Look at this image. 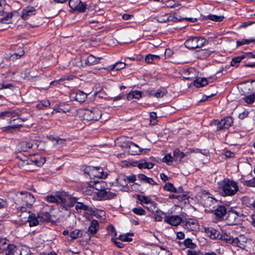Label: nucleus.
<instances>
[{
    "mask_svg": "<svg viewBox=\"0 0 255 255\" xmlns=\"http://www.w3.org/2000/svg\"><path fill=\"white\" fill-rule=\"evenodd\" d=\"M137 177L139 179H140L141 180L144 181L145 182L146 181V180L147 178V177L143 174H139L137 175Z\"/></svg>",
    "mask_w": 255,
    "mask_h": 255,
    "instance_id": "0e129e2a",
    "label": "nucleus"
},
{
    "mask_svg": "<svg viewBox=\"0 0 255 255\" xmlns=\"http://www.w3.org/2000/svg\"><path fill=\"white\" fill-rule=\"evenodd\" d=\"M233 123V118L230 116H227L221 121L215 120L211 122V125L217 126V130H220L228 128Z\"/></svg>",
    "mask_w": 255,
    "mask_h": 255,
    "instance_id": "1a4fd4ad",
    "label": "nucleus"
},
{
    "mask_svg": "<svg viewBox=\"0 0 255 255\" xmlns=\"http://www.w3.org/2000/svg\"><path fill=\"white\" fill-rule=\"evenodd\" d=\"M86 9V5L82 3L81 0L80 1V3L78 4L77 7L75 8L74 10H76L79 11V12H84Z\"/></svg>",
    "mask_w": 255,
    "mask_h": 255,
    "instance_id": "864d4df0",
    "label": "nucleus"
},
{
    "mask_svg": "<svg viewBox=\"0 0 255 255\" xmlns=\"http://www.w3.org/2000/svg\"><path fill=\"white\" fill-rule=\"evenodd\" d=\"M0 15L3 16L2 18H0V21L2 23H8L11 21V19L12 17V14L11 13H1Z\"/></svg>",
    "mask_w": 255,
    "mask_h": 255,
    "instance_id": "2f4dec72",
    "label": "nucleus"
},
{
    "mask_svg": "<svg viewBox=\"0 0 255 255\" xmlns=\"http://www.w3.org/2000/svg\"><path fill=\"white\" fill-rule=\"evenodd\" d=\"M234 245L239 247L241 248H244L245 247V245L242 243L240 240L238 238H236L234 239L232 241V243Z\"/></svg>",
    "mask_w": 255,
    "mask_h": 255,
    "instance_id": "de8ad7c7",
    "label": "nucleus"
},
{
    "mask_svg": "<svg viewBox=\"0 0 255 255\" xmlns=\"http://www.w3.org/2000/svg\"><path fill=\"white\" fill-rule=\"evenodd\" d=\"M243 183L246 186L255 187V177L249 180L244 181Z\"/></svg>",
    "mask_w": 255,
    "mask_h": 255,
    "instance_id": "09e8293b",
    "label": "nucleus"
},
{
    "mask_svg": "<svg viewBox=\"0 0 255 255\" xmlns=\"http://www.w3.org/2000/svg\"><path fill=\"white\" fill-rule=\"evenodd\" d=\"M8 117L11 119L9 123L11 124L13 121H17L15 124L11 125L3 128V130L4 131L10 132L12 129L17 128L22 126L21 124L22 122L25 121L27 119L25 118L21 119L19 118L18 114L14 111H5L0 113V118Z\"/></svg>",
    "mask_w": 255,
    "mask_h": 255,
    "instance_id": "7ed1b4c3",
    "label": "nucleus"
},
{
    "mask_svg": "<svg viewBox=\"0 0 255 255\" xmlns=\"http://www.w3.org/2000/svg\"><path fill=\"white\" fill-rule=\"evenodd\" d=\"M163 188L165 190L173 193L181 192L182 191L181 187L177 189L172 183L169 182L166 183Z\"/></svg>",
    "mask_w": 255,
    "mask_h": 255,
    "instance_id": "4be33fe9",
    "label": "nucleus"
},
{
    "mask_svg": "<svg viewBox=\"0 0 255 255\" xmlns=\"http://www.w3.org/2000/svg\"><path fill=\"white\" fill-rule=\"evenodd\" d=\"M107 231L108 234L111 236L115 237L117 236L116 229L115 227L112 225H109L107 227Z\"/></svg>",
    "mask_w": 255,
    "mask_h": 255,
    "instance_id": "49530a36",
    "label": "nucleus"
},
{
    "mask_svg": "<svg viewBox=\"0 0 255 255\" xmlns=\"http://www.w3.org/2000/svg\"><path fill=\"white\" fill-rule=\"evenodd\" d=\"M22 249L13 245L7 246V249L4 252L5 255H28L27 254H22Z\"/></svg>",
    "mask_w": 255,
    "mask_h": 255,
    "instance_id": "f8f14e48",
    "label": "nucleus"
},
{
    "mask_svg": "<svg viewBox=\"0 0 255 255\" xmlns=\"http://www.w3.org/2000/svg\"><path fill=\"white\" fill-rule=\"evenodd\" d=\"M50 102L48 101H44L40 102L37 106L39 109H42L44 107H47L50 105Z\"/></svg>",
    "mask_w": 255,
    "mask_h": 255,
    "instance_id": "5fc2aeb1",
    "label": "nucleus"
},
{
    "mask_svg": "<svg viewBox=\"0 0 255 255\" xmlns=\"http://www.w3.org/2000/svg\"><path fill=\"white\" fill-rule=\"evenodd\" d=\"M36 9L34 7L27 6L24 8L21 13V17L23 19L26 20L30 17L35 14Z\"/></svg>",
    "mask_w": 255,
    "mask_h": 255,
    "instance_id": "ddd939ff",
    "label": "nucleus"
},
{
    "mask_svg": "<svg viewBox=\"0 0 255 255\" xmlns=\"http://www.w3.org/2000/svg\"><path fill=\"white\" fill-rule=\"evenodd\" d=\"M5 5H6L5 0H0V14L1 13H3V10H2V7Z\"/></svg>",
    "mask_w": 255,
    "mask_h": 255,
    "instance_id": "680f3d73",
    "label": "nucleus"
},
{
    "mask_svg": "<svg viewBox=\"0 0 255 255\" xmlns=\"http://www.w3.org/2000/svg\"><path fill=\"white\" fill-rule=\"evenodd\" d=\"M208 84L207 79L205 78H198L194 82V85L197 88H200Z\"/></svg>",
    "mask_w": 255,
    "mask_h": 255,
    "instance_id": "a878e982",
    "label": "nucleus"
},
{
    "mask_svg": "<svg viewBox=\"0 0 255 255\" xmlns=\"http://www.w3.org/2000/svg\"><path fill=\"white\" fill-rule=\"evenodd\" d=\"M164 222L172 226H177L182 221V218L179 216H171L165 217Z\"/></svg>",
    "mask_w": 255,
    "mask_h": 255,
    "instance_id": "2eb2a0df",
    "label": "nucleus"
},
{
    "mask_svg": "<svg viewBox=\"0 0 255 255\" xmlns=\"http://www.w3.org/2000/svg\"><path fill=\"white\" fill-rule=\"evenodd\" d=\"M60 193L55 195H48L45 197L46 200L49 203H56L59 204Z\"/></svg>",
    "mask_w": 255,
    "mask_h": 255,
    "instance_id": "c756f323",
    "label": "nucleus"
},
{
    "mask_svg": "<svg viewBox=\"0 0 255 255\" xmlns=\"http://www.w3.org/2000/svg\"><path fill=\"white\" fill-rule=\"evenodd\" d=\"M87 98V95L81 91L77 92L73 97L75 100L79 102H85Z\"/></svg>",
    "mask_w": 255,
    "mask_h": 255,
    "instance_id": "5701e85b",
    "label": "nucleus"
},
{
    "mask_svg": "<svg viewBox=\"0 0 255 255\" xmlns=\"http://www.w3.org/2000/svg\"><path fill=\"white\" fill-rule=\"evenodd\" d=\"M214 202V199L210 196H208L204 200V206L206 207H209L213 204Z\"/></svg>",
    "mask_w": 255,
    "mask_h": 255,
    "instance_id": "37998d69",
    "label": "nucleus"
},
{
    "mask_svg": "<svg viewBox=\"0 0 255 255\" xmlns=\"http://www.w3.org/2000/svg\"><path fill=\"white\" fill-rule=\"evenodd\" d=\"M185 156V154L178 149H176L173 152V158L176 161H181V159Z\"/></svg>",
    "mask_w": 255,
    "mask_h": 255,
    "instance_id": "bb28decb",
    "label": "nucleus"
},
{
    "mask_svg": "<svg viewBox=\"0 0 255 255\" xmlns=\"http://www.w3.org/2000/svg\"><path fill=\"white\" fill-rule=\"evenodd\" d=\"M80 0H70L69 1V6L73 9L77 7V5L80 3Z\"/></svg>",
    "mask_w": 255,
    "mask_h": 255,
    "instance_id": "603ef678",
    "label": "nucleus"
},
{
    "mask_svg": "<svg viewBox=\"0 0 255 255\" xmlns=\"http://www.w3.org/2000/svg\"><path fill=\"white\" fill-rule=\"evenodd\" d=\"M81 231L80 230H75L70 233V237L71 240H75L80 236Z\"/></svg>",
    "mask_w": 255,
    "mask_h": 255,
    "instance_id": "3c124183",
    "label": "nucleus"
},
{
    "mask_svg": "<svg viewBox=\"0 0 255 255\" xmlns=\"http://www.w3.org/2000/svg\"><path fill=\"white\" fill-rule=\"evenodd\" d=\"M242 90L245 94L254 93L255 92V80L247 82L243 86Z\"/></svg>",
    "mask_w": 255,
    "mask_h": 255,
    "instance_id": "dca6fc26",
    "label": "nucleus"
},
{
    "mask_svg": "<svg viewBox=\"0 0 255 255\" xmlns=\"http://www.w3.org/2000/svg\"><path fill=\"white\" fill-rule=\"evenodd\" d=\"M141 92L139 91H134L130 92L127 95V99L128 100H131L133 99H139L141 97Z\"/></svg>",
    "mask_w": 255,
    "mask_h": 255,
    "instance_id": "cd10ccee",
    "label": "nucleus"
},
{
    "mask_svg": "<svg viewBox=\"0 0 255 255\" xmlns=\"http://www.w3.org/2000/svg\"><path fill=\"white\" fill-rule=\"evenodd\" d=\"M154 164L150 162H141L137 164V166L139 169H150L153 168Z\"/></svg>",
    "mask_w": 255,
    "mask_h": 255,
    "instance_id": "7c9ffc66",
    "label": "nucleus"
},
{
    "mask_svg": "<svg viewBox=\"0 0 255 255\" xmlns=\"http://www.w3.org/2000/svg\"><path fill=\"white\" fill-rule=\"evenodd\" d=\"M101 58H96L93 55H90L85 60L86 65H92L99 63Z\"/></svg>",
    "mask_w": 255,
    "mask_h": 255,
    "instance_id": "b1692460",
    "label": "nucleus"
},
{
    "mask_svg": "<svg viewBox=\"0 0 255 255\" xmlns=\"http://www.w3.org/2000/svg\"><path fill=\"white\" fill-rule=\"evenodd\" d=\"M98 197L103 198L105 200H109L114 198L117 194L111 191H107L106 189L102 192L97 193Z\"/></svg>",
    "mask_w": 255,
    "mask_h": 255,
    "instance_id": "6ab92c4d",
    "label": "nucleus"
},
{
    "mask_svg": "<svg viewBox=\"0 0 255 255\" xmlns=\"http://www.w3.org/2000/svg\"><path fill=\"white\" fill-rule=\"evenodd\" d=\"M126 66V64L122 62H118L116 63L109 66L107 69L109 71H118L123 69Z\"/></svg>",
    "mask_w": 255,
    "mask_h": 255,
    "instance_id": "412c9836",
    "label": "nucleus"
},
{
    "mask_svg": "<svg viewBox=\"0 0 255 255\" xmlns=\"http://www.w3.org/2000/svg\"><path fill=\"white\" fill-rule=\"evenodd\" d=\"M132 211L134 213L138 215H144L145 214V211L142 208H134Z\"/></svg>",
    "mask_w": 255,
    "mask_h": 255,
    "instance_id": "8fccbe9b",
    "label": "nucleus"
},
{
    "mask_svg": "<svg viewBox=\"0 0 255 255\" xmlns=\"http://www.w3.org/2000/svg\"><path fill=\"white\" fill-rule=\"evenodd\" d=\"M84 172L91 177L105 178L107 176V173H105L102 168L98 167H87L85 169Z\"/></svg>",
    "mask_w": 255,
    "mask_h": 255,
    "instance_id": "9d476101",
    "label": "nucleus"
},
{
    "mask_svg": "<svg viewBox=\"0 0 255 255\" xmlns=\"http://www.w3.org/2000/svg\"><path fill=\"white\" fill-rule=\"evenodd\" d=\"M15 203L19 206L22 213L26 212L31 208L32 204L35 202L33 196L26 191H21L16 195Z\"/></svg>",
    "mask_w": 255,
    "mask_h": 255,
    "instance_id": "f257e3e1",
    "label": "nucleus"
},
{
    "mask_svg": "<svg viewBox=\"0 0 255 255\" xmlns=\"http://www.w3.org/2000/svg\"><path fill=\"white\" fill-rule=\"evenodd\" d=\"M159 58V56L158 55L149 54L145 57V61L148 63H151L154 60L158 59Z\"/></svg>",
    "mask_w": 255,
    "mask_h": 255,
    "instance_id": "ea45409f",
    "label": "nucleus"
},
{
    "mask_svg": "<svg viewBox=\"0 0 255 255\" xmlns=\"http://www.w3.org/2000/svg\"><path fill=\"white\" fill-rule=\"evenodd\" d=\"M208 19L210 20L215 21H221L223 20L224 17L223 16L220 15L218 16L216 15H209L208 16Z\"/></svg>",
    "mask_w": 255,
    "mask_h": 255,
    "instance_id": "c03bdc74",
    "label": "nucleus"
},
{
    "mask_svg": "<svg viewBox=\"0 0 255 255\" xmlns=\"http://www.w3.org/2000/svg\"><path fill=\"white\" fill-rule=\"evenodd\" d=\"M173 160V156L170 153L167 154L162 159V161L168 165H171Z\"/></svg>",
    "mask_w": 255,
    "mask_h": 255,
    "instance_id": "58836bf2",
    "label": "nucleus"
},
{
    "mask_svg": "<svg viewBox=\"0 0 255 255\" xmlns=\"http://www.w3.org/2000/svg\"><path fill=\"white\" fill-rule=\"evenodd\" d=\"M138 199L142 203L148 204L151 203V200L147 197L141 195H137Z\"/></svg>",
    "mask_w": 255,
    "mask_h": 255,
    "instance_id": "a19ab883",
    "label": "nucleus"
},
{
    "mask_svg": "<svg viewBox=\"0 0 255 255\" xmlns=\"http://www.w3.org/2000/svg\"><path fill=\"white\" fill-rule=\"evenodd\" d=\"M111 241L118 248H123L124 247V244L123 243H122V242L117 241V240L114 238L112 239Z\"/></svg>",
    "mask_w": 255,
    "mask_h": 255,
    "instance_id": "13d9d810",
    "label": "nucleus"
},
{
    "mask_svg": "<svg viewBox=\"0 0 255 255\" xmlns=\"http://www.w3.org/2000/svg\"><path fill=\"white\" fill-rule=\"evenodd\" d=\"M206 41L203 37H192L187 39L184 44L188 49H196L202 47Z\"/></svg>",
    "mask_w": 255,
    "mask_h": 255,
    "instance_id": "6e6552de",
    "label": "nucleus"
},
{
    "mask_svg": "<svg viewBox=\"0 0 255 255\" xmlns=\"http://www.w3.org/2000/svg\"><path fill=\"white\" fill-rule=\"evenodd\" d=\"M75 209L77 211L81 212L82 210L83 211H89V207L84 204L81 202H78L77 204L75 206Z\"/></svg>",
    "mask_w": 255,
    "mask_h": 255,
    "instance_id": "e433bc0d",
    "label": "nucleus"
},
{
    "mask_svg": "<svg viewBox=\"0 0 255 255\" xmlns=\"http://www.w3.org/2000/svg\"><path fill=\"white\" fill-rule=\"evenodd\" d=\"M184 245L186 247L190 248V249H194L196 247V245L192 243V241L190 239H187L184 242Z\"/></svg>",
    "mask_w": 255,
    "mask_h": 255,
    "instance_id": "a18cd8bd",
    "label": "nucleus"
},
{
    "mask_svg": "<svg viewBox=\"0 0 255 255\" xmlns=\"http://www.w3.org/2000/svg\"><path fill=\"white\" fill-rule=\"evenodd\" d=\"M244 98V101L248 104H252L255 100V95L254 93Z\"/></svg>",
    "mask_w": 255,
    "mask_h": 255,
    "instance_id": "79ce46f5",
    "label": "nucleus"
},
{
    "mask_svg": "<svg viewBox=\"0 0 255 255\" xmlns=\"http://www.w3.org/2000/svg\"><path fill=\"white\" fill-rule=\"evenodd\" d=\"M234 155H235L234 153H233L230 151H227L225 154V155L227 158L234 157Z\"/></svg>",
    "mask_w": 255,
    "mask_h": 255,
    "instance_id": "e2e57ef3",
    "label": "nucleus"
},
{
    "mask_svg": "<svg viewBox=\"0 0 255 255\" xmlns=\"http://www.w3.org/2000/svg\"><path fill=\"white\" fill-rule=\"evenodd\" d=\"M225 196H233L239 190L237 183L228 179H224L220 184Z\"/></svg>",
    "mask_w": 255,
    "mask_h": 255,
    "instance_id": "39448f33",
    "label": "nucleus"
},
{
    "mask_svg": "<svg viewBox=\"0 0 255 255\" xmlns=\"http://www.w3.org/2000/svg\"><path fill=\"white\" fill-rule=\"evenodd\" d=\"M44 157L39 155H33L18 163L19 166L24 167L27 170H34L37 167L42 166L45 162Z\"/></svg>",
    "mask_w": 255,
    "mask_h": 255,
    "instance_id": "f03ea898",
    "label": "nucleus"
},
{
    "mask_svg": "<svg viewBox=\"0 0 255 255\" xmlns=\"http://www.w3.org/2000/svg\"><path fill=\"white\" fill-rule=\"evenodd\" d=\"M197 57L201 59H204L208 57L210 53L207 50L202 49L197 52Z\"/></svg>",
    "mask_w": 255,
    "mask_h": 255,
    "instance_id": "f704fd0d",
    "label": "nucleus"
},
{
    "mask_svg": "<svg viewBox=\"0 0 255 255\" xmlns=\"http://www.w3.org/2000/svg\"><path fill=\"white\" fill-rule=\"evenodd\" d=\"M204 231L208 237L212 239H219L220 233L212 227H205Z\"/></svg>",
    "mask_w": 255,
    "mask_h": 255,
    "instance_id": "a211bd4d",
    "label": "nucleus"
},
{
    "mask_svg": "<svg viewBox=\"0 0 255 255\" xmlns=\"http://www.w3.org/2000/svg\"><path fill=\"white\" fill-rule=\"evenodd\" d=\"M38 147V142L34 140L22 141L18 144V149L21 151H28L30 149L37 148Z\"/></svg>",
    "mask_w": 255,
    "mask_h": 255,
    "instance_id": "9b49d317",
    "label": "nucleus"
},
{
    "mask_svg": "<svg viewBox=\"0 0 255 255\" xmlns=\"http://www.w3.org/2000/svg\"><path fill=\"white\" fill-rule=\"evenodd\" d=\"M9 245L7 244V241L6 239H0V252H5Z\"/></svg>",
    "mask_w": 255,
    "mask_h": 255,
    "instance_id": "c9c22d12",
    "label": "nucleus"
},
{
    "mask_svg": "<svg viewBox=\"0 0 255 255\" xmlns=\"http://www.w3.org/2000/svg\"><path fill=\"white\" fill-rule=\"evenodd\" d=\"M77 202V199L72 197L65 192H60L59 204L61 205L66 210L72 207Z\"/></svg>",
    "mask_w": 255,
    "mask_h": 255,
    "instance_id": "0eeeda50",
    "label": "nucleus"
},
{
    "mask_svg": "<svg viewBox=\"0 0 255 255\" xmlns=\"http://www.w3.org/2000/svg\"><path fill=\"white\" fill-rule=\"evenodd\" d=\"M247 58V53H245L242 55L234 57L231 61V65L232 66H237L238 64L244 59Z\"/></svg>",
    "mask_w": 255,
    "mask_h": 255,
    "instance_id": "393cba45",
    "label": "nucleus"
},
{
    "mask_svg": "<svg viewBox=\"0 0 255 255\" xmlns=\"http://www.w3.org/2000/svg\"><path fill=\"white\" fill-rule=\"evenodd\" d=\"M115 184L120 188V190L126 191L125 188H127L128 185L127 177L123 174L119 175L116 179Z\"/></svg>",
    "mask_w": 255,
    "mask_h": 255,
    "instance_id": "4468645a",
    "label": "nucleus"
},
{
    "mask_svg": "<svg viewBox=\"0 0 255 255\" xmlns=\"http://www.w3.org/2000/svg\"><path fill=\"white\" fill-rule=\"evenodd\" d=\"M57 141H58L56 142L55 144L65 145L66 144L65 139H62L59 137V139H57Z\"/></svg>",
    "mask_w": 255,
    "mask_h": 255,
    "instance_id": "338daca9",
    "label": "nucleus"
},
{
    "mask_svg": "<svg viewBox=\"0 0 255 255\" xmlns=\"http://www.w3.org/2000/svg\"><path fill=\"white\" fill-rule=\"evenodd\" d=\"M185 226L188 229L194 231L198 227V223L195 220H190L186 221Z\"/></svg>",
    "mask_w": 255,
    "mask_h": 255,
    "instance_id": "c85d7f7f",
    "label": "nucleus"
},
{
    "mask_svg": "<svg viewBox=\"0 0 255 255\" xmlns=\"http://www.w3.org/2000/svg\"><path fill=\"white\" fill-rule=\"evenodd\" d=\"M102 112L97 107L87 109L83 113V120L87 121H98L102 117Z\"/></svg>",
    "mask_w": 255,
    "mask_h": 255,
    "instance_id": "423d86ee",
    "label": "nucleus"
},
{
    "mask_svg": "<svg viewBox=\"0 0 255 255\" xmlns=\"http://www.w3.org/2000/svg\"><path fill=\"white\" fill-rule=\"evenodd\" d=\"M99 229V224L98 221L93 220L91 221L90 226L88 228L89 234L92 235H95Z\"/></svg>",
    "mask_w": 255,
    "mask_h": 255,
    "instance_id": "aec40b11",
    "label": "nucleus"
},
{
    "mask_svg": "<svg viewBox=\"0 0 255 255\" xmlns=\"http://www.w3.org/2000/svg\"><path fill=\"white\" fill-rule=\"evenodd\" d=\"M248 115H249V112L247 111H244L243 112H242V113H240L239 115V118L241 120H243L245 118L247 117L248 116Z\"/></svg>",
    "mask_w": 255,
    "mask_h": 255,
    "instance_id": "bf43d9fd",
    "label": "nucleus"
},
{
    "mask_svg": "<svg viewBox=\"0 0 255 255\" xmlns=\"http://www.w3.org/2000/svg\"><path fill=\"white\" fill-rule=\"evenodd\" d=\"M145 182L148 183L151 185H156V183L154 181V180L151 178L147 177Z\"/></svg>",
    "mask_w": 255,
    "mask_h": 255,
    "instance_id": "69168bd1",
    "label": "nucleus"
},
{
    "mask_svg": "<svg viewBox=\"0 0 255 255\" xmlns=\"http://www.w3.org/2000/svg\"><path fill=\"white\" fill-rule=\"evenodd\" d=\"M255 42V39H243L241 40H238L237 41V47L243 45L244 44H249L252 42Z\"/></svg>",
    "mask_w": 255,
    "mask_h": 255,
    "instance_id": "4c0bfd02",
    "label": "nucleus"
},
{
    "mask_svg": "<svg viewBox=\"0 0 255 255\" xmlns=\"http://www.w3.org/2000/svg\"><path fill=\"white\" fill-rule=\"evenodd\" d=\"M119 239L124 242H130L132 241V239L129 238L126 236H120Z\"/></svg>",
    "mask_w": 255,
    "mask_h": 255,
    "instance_id": "052dcab7",
    "label": "nucleus"
},
{
    "mask_svg": "<svg viewBox=\"0 0 255 255\" xmlns=\"http://www.w3.org/2000/svg\"><path fill=\"white\" fill-rule=\"evenodd\" d=\"M22 221L28 222L30 227H33L38 225L39 222H43L44 221H49L50 219V216L48 213H46L42 216L35 215L28 210L26 212L22 213L20 215Z\"/></svg>",
    "mask_w": 255,
    "mask_h": 255,
    "instance_id": "20e7f679",
    "label": "nucleus"
},
{
    "mask_svg": "<svg viewBox=\"0 0 255 255\" xmlns=\"http://www.w3.org/2000/svg\"><path fill=\"white\" fill-rule=\"evenodd\" d=\"M226 213V209L223 206H219L215 210V215L219 217L225 215Z\"/></svg>",
    "mask_w": 255,
    "mask_h": 255,
    "instance_id": "72a5a7b5",
    "label": "nucleus"
},
{
    "mask_svg": "<svg viewBox=\"0 0 255 255\" xmlns=\"http://www.w3.org/2000/svg\"><path fill=\"white\" fill-rule=\"evenodd\" d=\"M150 117L152 119V120L150 121V124L152 125H156L157 123V121L156 119L157 118V115L156 113L152 112L150 113Z\"/></svg>",
    "mask_w": 255,
    "mask_h": 255,
    "instance_id": "6e6d98bb",
    "label": "nucleus"
},
{
    "mask_svg": "<svg viewBox=\"0 0 255 255\" xmlns=\"http://www.w3.org/2000/svg\"><path fill=\"white\" fill-rule=\"evenodd\" d=\"M106 183L103 180L100 181H93L90 184V187L97 190L98 191V193L104 191L106 189Z\"/></svg>",
    "mask_w": 255,
    "mask_h": 255,
    "instance_id": "f3484780",
    "label": "nucleus"
},
{
    "mask_svg": "<svg viewBox=\"0 0 255 255\" xmlns=\"http://www.w3.org/2000/svg\"><path fill=\"white\" fill-rule=\"evenodd\" d=\"M166 92H163L160 90H158L156 93H154V96L156 98H162L164 95L166 94Z\"/></svg>",
    "mask_w": 255,
    "mask_h": 255,
    "instance_id": "4d7b16f0",
    "label": "nucleus"
},
{
    "mask_svg": "<svg viewBox=\"0 0 255 255\" xmlns=\"http://www.w3.org/2000/svg\"><path fill=\"white\" fill-rule=\"evenodd\" d=\"M136 180L135 176L134 175L130 176L129 177H127V181L128 180L129 182L133 183Z\"/></svg>",
    "mask_w": 255,
    "mask_h": 255,
    "instance_id": "774afa93",
    "label": "nucleus"
},
{
    "mask_svg": "<svg viewBox=\"0 0 255 255\" xmlns=\"http://www.w3.org/2000/svg\"><path fill=\"white\" fill-rule=\"evenodd\" d=\"M219 240L224 241L227 243L232 244L233 238L229 234L225 233L220 234Z\"/></svg>",
    "mask_w": 255,
    "mask_h": 255,
    "instance_id": "473e14b6",
    "label": "nucleus"
}]
</instances>
